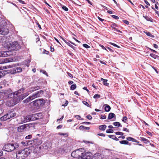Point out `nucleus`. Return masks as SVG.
<instances>
[{
	"label": "nucleus",
	"instance_id": "obj_1",
	"mask_svg": "<svg viewBox=\"0 0 159 159\" xmlns=\"http://www.w3.org/2000/svg\"><path fill=\"white\" fill-rule=\"evenodd\" d=\"M20 101V98H17L14 95L11 98H7L6 104L9 107L13 106L18 103Z\"/></svg>",
	"mask_w": 159,
	"mask_h": 159
},
{
	"label": "nucleus",
	"instance_id": "obj_2",
	"mask_svg": "<svg viewBox=\"0 0 159 159\" xmlns=\"http://www.w3.org/2000/svg\"><path fill=\"white\" fill-rule=\"evenodd\" d=\"M28 149L25 148L23 150L17 152L16 154V158L17 159H24L28 155V154L30 152H28Z\"/></svg>",
	"mask_w": 159,
	"mask_h": 159
},
{
	"label": "nucleus",
	"instance_id": "obj_3",
	"mask_svg": "<svg viewBox=\"0 0 159 159\" xmlns=\"http://www.w3.org/2000/svg\"><path fill=\"white\" fill-rule=\"evenodd\" d=\"M84 151V149L82 148H80L73 151L71 153V156L74 158H78L80 156H81V155L83 154V152Z\"/></svg>",
	"mask_w": 159,
	"mask_h": 159
},
{
	"label": "nucleus",
	"instance_id": "obj_4",
	"mask_svg": "<svg viewBox=\"0 0 159 159\" xmlns=\"http://www.w3.org/2000/svg\"><path fill=\"white\" fill-rule=\"evenodd\" d=\"M12 91L10 89H8L5 90H2L0 93L1 95L2 94H3L7 96V98H11L14 96L13 93H12Z\"/></svg>",
	"mask_w": 159,
	"mask_h": 159
},
{
	"label": "nucleus",
	"instance_id": "obj_5",
	"mask_svg": "<svg viewBox=\"0 0 159 159\" xmlns=\"http://www.w3.org/2000/svg\"><path fill=\"white\" fill-rule=\"evenodd\" d=\"M44 100L42 99H39L33 101L30 104H32L34 106L37 107L42 106L44 105Z\"/></svg>",
	"mask_w": 159,
	"mask_h": 159
},
{
	"label": "nucleus",
	"instance_id": "obj_6",
	"mask_svg": "<svg viewBox=\"0 0 159 159\" xmlns=\"http://www.w3.org/2000/svg\"><path fill=\"white\" fill-rule=\"evenodd\" d=\"M3 149L5 151L10 152L14 150L12 143H7L3 147Z\"/></svg>",
	"mask_w": 159,
	"mask_h": 159
},
{
	"label": "nucleus",
	"instance_id": "obj_7",
	"mask_svg": "<svg viewBox=\"0 0 159 159\" xmlns=\"http://www.w3.org/2000/svg\"><path fill=\"white\" fill-rule=\"evenodd\" d=\"M11 49L13 50H17L20 48V46L17 41H14L11 45Z\"/></svg>",
	"mask_w": 159,
	"mask_h": 159
},
{
	"label": "nucleus",
	"instance_id": "obj_8",
	"mask_svg": "<svg viewBox=\"0 0 159 159\" xmlns=\"http://www.w3.org/2000/svg\"><path fill=\"white\" fill-rule=\"evenodd\" d=\"M3 16H0V27H5L7 24V20L4 19Z\"/></svg>",
	"mask_w": 159,
	"mask_h": 159
},
{
	"label": "nucleus",
	"instance_id": "obj_9",
	"mask_svg": "<svg viewBox=\"0 0 159 159\" xmlns=\"http://www.w3.org/2000/svg\"><path fill=\"white\" fill-rule=\"evenodd\" d=\"M12 52L9 51H0V57H6L12 55Z\"/></svg>",
	"mask_w": 159,
	"mask_h": 159
},
{
	"label": "nucleus",
	"instance_id": "obj_10",
	"mask_svg": "<svg viewBox=\"0 0 159 159\" xmlns=\"http://www.w3.org/2000/svg\"><path fill=\"white\" fill-rule=\"evenodd\" d=\"M43 90H40L33 93L31 95V96L34 99L36 98L41 97L43 94Z\"/></svg>",
	"mask_w": 159,
	"mask_h": 159
},
{
	"label": "nucleus",
	"instance_id": "obj_11",
	"mask_svg": "<svg viewBox=\"0 0 159 159\" xmlns=\"http://www.w3.org/2000/svg\"><path fill=\"white\" fill-rule=\"evenodd\" d=\"M9 32V30L7 26L0 28V34L3 35H7Z\"/></svg>",
	"mask_w": 159,
	"mask_h": 159
},
{
	"label": "nucleus",
	"instance_id": "obj_12",
	"mask_svg": "<svg viewBox=\"0 0 159 159\" xmlns=\"http://www.w3.org/2000/svg\"><path fill=\"white\" fill-rule=\"evenodd\" d=\"M24 90V89H20L18 90L17 91L13 93L14 95L17 98L20 97V94L23 93Z\"/></svg>",
	"mask_w": 159,
	"mask_h": 159
},
{
	"label": "nucleus",
	"instance_id": "obj_13",
	"mask_svg": "<svg viewBox=\"0 0 159 159\" xmlns=\"http://www.w3.org/2000/svg\"><path fill=\"white\" fill-rule=\"evenodd\" d=\"M22 68L20 67H17L14 68L11 70V73L12 74H16L22 71Z\"/></svg>",
	"mask_w": 159,
	"mask_h": 159
},
{
	"label": "nucleus",
	"instance_id": "obj_14",
	"mask_svg": "<svg viewBox=\"0 0 159 159\" xmlns=\"http://www.w3.org/2000/svg\"><path fill=\"white\" fill-rule=\"evenodd\" d=\"M39 115H40V114H35L30 115L31 121H33L39 119Z\"/></svg>",
	"mask_w": 159,
	"mask_h": 159
},
{
	"label": "nucleus",
	"instance_id": "obj_15",
	"mask_svg": "<svg viewBox=\"0 0 159 159\" xmlns=\"http://www.w3.org/2000/svg\"><path fill=\"white\" fill-rule=\"evenodd\" d=\"M92 159H102V157L100 154L98 153L94 154Z\"/></svg>",
	"mask_w": 159,
	"mask_h": 159
},
{
	"label": "nucleus",
	"instance_id": "obj_16",
	"mask_svg": "<svg viewBox=\"0 0 159 159\" xmlns=\"http://www.w3.org/2000/svg\"><path fill=\"white\" fill-rule=\"evenodd\" d=\"M34 145L36 146L39 145L42 143L41 140L39 139H36L34 140Z\"/></svg>",
	"mask_w": 159,
	"mask_h": 159
},
{
	"label": "nucleus",
	"instance_id": "obj_17",
	"mask_svg": "<svg viewBox=\"0 0 159 159\" xmlns=\"http://www.w3.org/2000/svg\"><path fill=\"white\" fill-rule=\"evenodd\" d=\"M26 126L25 125H23L19 127L18 128V131L19 132H22L24 131V130L26 128Z\"/></svg>",
	"mask_w": 159,
	"mask_h": 159
},
{
	"label": "nucleus",
	"instance_id": "obj_18",
	"mask_svg": "<svg viewBox=\"0 0 159 159\" xmlns=\"http://www.w3.org/2000/svg\"><path fill=\"white\" fill-rule=\"evenodd\" d=\"M7 114L9 119L14 117L16 115V114L13 111H9Z\"/></svg>",
	"mask_w": 159,
	"mask_h": 159
},
{
	"label": "nucleus",
	"instance_id": "obj_19",
	"mask_svg": "<svg viewBox=\"0 0 159 159\" xmlns=\"http://www.w3.org/2000/svg\"><path fill=\"white\" fill-rule=\"evenodd\" d=\"M31 121L30 119V115H28L26 116H25L24 117V120H23V123H25L29 121Z\"/></svg>",
	"mask_w": 159,
	"mask_h": 159
},
{
	"label": "nucleus",
	"instance_id": "obj_20",
	"mask_svg": "<svg viewBox=\"0 0 159 159\" xmlns=\"http://www.w3.org/2000/svg\"><path fill=\"white\" fill-rule=\"evenodd\" d=\"M115 26H117V25L115 23L111 25V27L112 28V30L116 31L117 32L122 33V32L121 31L117 30V29H116V28L115 27Z\"/></svg>",
	"mask_w": 159,
	"mask_h": 159
},
{
	"label": "nucleus",
	"instance_id": "obj_21",
	"mask_svg": "<svg viewBox=\"0 0 159 159\" xmlns=\"http://www.w3.org/2000/svg\"><path fill=\"white\" fill-rule=\"evenodd\" d=\"M33 99V98H32L31 96L26 98V99L23 100V102L24 103H27Z\"/></svg>",
	"mask_w": 159,
	"mask_h": 159
},
{
	"label": "nucleus",
	"instance_id": "obj_22",
	"mask_svg": "<svg viewBox=\"0 0 159 159\" xmlns=\"http://www.w3.org/2000/svg\"><path fill=\"white\" fill-rule=\"evenodd\" d=\"M8 119H9V118L8 117L7 114L6 115H5L3 116H2L0 118L1 120L3 121H5Z\"/></svg>",
	"mask_w": 159,
	"mask_h": 159
},
{
	"label": "nucleus",
	"instance_id": "obj_23",
	"mask_svg": "<svg viewBox=\"0 0 159 159\" xmlns=\"http://www.w3.org/2000/svg\"><path fill=\"white\" fill-rule=\"evenodd\" d=\"M40 149L41 148L40 147L36 146L34 149V152L36 153H38L39 152Z\"/></svg>",
	"mask_w": 159,
	"mask_h": 159
},
{
	"label": "nucleus",
	"instance_id": "obj_24",
	"mask_svg": "<svg viewBox=\"0 0 159 159\" xmlns=\"http://www.w3.org/2000/svg\"><path fill=\"white\" fill-rule=\"evenodd\" d=\"M28 95H29L28 93H24L22 94H21L20 95V97H18V98H20V100H22L24 98H25V97H26Z\"/></svg>",
	"mask_w": 159,
	"mask_h": 159
},
{
	"label": "nucleus",
	"instance_id": "obj_25",
	"mask_svg": "<svg viewBox=\"0 0 159 159\" xmlns=\"http://www.w3.org/2000/svg\"><path fill=\"white\" fill-rule=\"evenodd\" d=\"M104 106H105V110L106 111L108 112L110 111L111 108L109 105L106 104H105Z\"/></svg>",
	"mask_w": 159,
	"mask_h": 159
},
{
	"label": "nucleus",
	"instance_id": "obj_26",
	"mask_svg": "<svg viewBox=\"0 0 159 159\" xmlns=\"http://www.w3.org/2000/svg\"><path fill=\"white\" fill-rule=\"evenodd\" d=\"M144 18L147 21H150L151 22H153V19L150 17L148 16H143Z\"/></svg>",
	"mask_w": 159,
	"mask_h": 159
},
{
	"label": "nucleus",
	"instance_id": "obj_27",
	"mask_svg": "<svg viewBox=\"0 0 159 159\" xmlns=\"http://www.w3.org/2000/svg\"><path fill=\"white\" fill-rule=\"evenodd\" d=\"M107 127L106 125H101L99 126V129L100 130L104 131Z\"/></svg>",
	"mask_w": 159,
	"mask_h": 159
},
{
	"label": "nucleus",
	"instance_id": "obj_28",
	"mask_svg": "<svg viewBox=\"0 0 159 159\" xmlns=\"http://www.w3.org/2000/svg\"><path fill=\"white\" fill-rule=\"evenodd\" d=\"M115 115L114 113H110L109 114L108 119H111L115 116Z\"/></svg>",
	"mask_w": 159,
	"mask_h": 159
},
{
	"label": "nucleus",
	"instance_id": "obj_29",
	"mask_svg": "<svg viewBox=\"0 0 159 159\" xmlns=\"http://www.w3.org/2000/svg\"><path fill=\"white\" fill-rule=\"evenodd\" d=\"M101 80L103 81V84L106 86H108L109 85V84L107 83V80L104 79L102 78H101Z\"/></svg>",
	"mask_w": 159,
	"mask_h": 159
},
{
	"label": "nucleus",
	"instance_id": "obj_30",
	"mask_svg": "<svg viewBox=\"0 0 159 159\" xmlns=\"http://www.w3.org/2000/svg\"><path fill=\"white\" fill-rule=\"evenodd\" d=\"M108 136L110 138H112L115 140L117 141L118 140V138H117L116 136L115 135H108Z\"/></svg>",
	"mask_w": 159,
	"mask_h": 159
},
{
	"label": "nucleus",
	"instance_id": "obj_31",
	"mask_svg": "<svg viewBox=\"0 0 159 159\" xmlns=\"http://www.w3.org/2000/svg\"><path fill=\"white\" fill-rule=\"evenodd\" d=\"M113 124L114 125L116 126L121 127L122 126L121 124L119 122H114L113 123Z\"/></svg>",
	"mask_w": 159,
	"mask_h": 159
},
{
	"label": "nucleus",
	"instance_id": "obj_32",
	"mask_svg": "<svg viewBox=\"0 0 159 159\" xmlns=\"http://www.w3.org/2000/svg\"><path fill=\"white\" fill-rule=\"evenodd\" d=\"M140 138L141 140L145 143H147L148 142H149V141L147 139L141 137Z\"/></svg>",
	"mask_w": 159,
	"mask_h": 159
},
{
	"label": "nucleus",
	"instance_id": "obj_33",
	"mask_svg": "<svg viewBox=\"0 0 159 159\" xmlns=\"http://www.w3.org/2000/svg\"><path fill=\"white\" fill-rule=\"evenodd\" d=\"M126 139L128 141H131L134 142H137L136 140L135 139L131 137L127 138Z\"/></svg>",
	"mask_w": 159,
	"mask_h": 159
},
{
	"label": "nucleus",
	"instance_id": "obj_34",
	"mask_svg": "<svg viewBox=\"0 0 159 159\" xmlns=\"http://www.w3.org/2000/svg\"><path fill=\"white\" fill-rule=\"evenodd\" d=\"M120 143L123 144H127L129 143V142L127 140H122L119 142Z\"/></svg>",
	"mask_w": 159,
	"mask_h": 159
},
{
	"label": "nucleus",
	"instance_id": "obj_35",
	"mask_svg": "<svg viewBox=\"0 0 159 159\" xmlns=\"http://www.w3.org/2000/svg\"><path fill=\"white\" fill-rule=\"evenodd\" d=\"M76 88V84H74L71 85L70 87V89L71 90H73L75 89Z\"/></svg>",
	"mask_w": 159,
	"mask_h": 159
},
{
	"label": "nucleus",
	"instance_id": "obj_36",
	"mask_svg": "<svg viewBox=\"0 0 159 159\" xmlns=\"http://www.w3.org/2000/svg\"><path fill=\"white\" fill-rule=\"evenodd\" d=\"M12 145L13 148H14V150L15 149L17 148L19 146V144L17 143L15 144L12 143Z\"/></svg>",
	"mask_w": 159,
	"mask_h": 159
},
{
	"label": "nucleus",
	"instance_id": "obj_37",
	"mask_svg": "<svg viewBox=\"0 0 159 159\" xmlns=\"http://www.w3.org/2000/svg\"><path fill=\"white\" fill-rule=\"evenodd\" d=\"M28 145H34V140H27Z\"/></svg>",
	"mask_w": 159,
	"mask_h": 159
},
{
	"label": "nucleus",
	"instance_id": "obj_38",
	"mask_svg": "<svg viewBox=\"0 0 159 159\" xmlns=\"http://www.w3.org/2000/svg\"><path fill=\"white\" fill-rule=\"evenodd\" d=\"M5 74V71L4 70L0 71V78L2 77Z\"/></svg>",
	"mask_w": 159,
	"mask_h": 159
},
{
	"label": "nucleus",
	"instance_id": "obj_39",
	"mask_svg": "<svg viewBox=\"0 0 159 159\" xmlns=\"http://www.w3.org/2000/svg\"><path fill=\"white\" fill-rule=\"evenodd\" d=\"M22 143L23 145L24 146H28L27 140L25 141H23L22 142Z\"/></svg>",
	"mask_w": 159,
	"mask_h": 159
},
{
	"label": "nucleus",
	"instance_id": "obj_40",
	"mask_svg": "<svg viewBox=\"0 0 159 159\" xmlns=\"http://www.w3.org/2000/svg\"><path fill=\"white\" fill-rule=\"evenodd\" d=\"M109 43L111 45H113L114 47H117V48H120V47L119 46L117 45L115 43H112L111 42H109Z\"/></svg>",
	"mask_w": 159,
	"mask_h": 159
},
{
	"label": "nucleus",
	"instance_id": "obj_41",
	"mask_svg": "<svg viewBox=\"0 0 159 159\" xmlns=\"http://www.w3.org/2000/svg\"><path fill=\"white\" fill-rule=\"evenodd\" d=\"M150 55L152 57L154 58H156L158 57L157 56L152 53H151Z\"/></svg>",
	"mask_w": 159,
	"mask_h": 159
},
{
	"label": "nucleus",
	"instance_id": "obj_42",
	"mask_svg": "<svg viewBox=\"0 0 159 159\" xmlns=\"http://www.w3.org/2000/svg\"><path fill=\"white\" fill-rule=\"evenodd\" d=\"M66 44L69 46H70V47H71L73 49H75V47L73 46L72 45H71L70 43L69 42H67Z\"/></svg>",
	"mask_w": 159,
	"mask_h": 159
},
{
	"label": "nucleus",
	"instance_id": "obj_43",
	"mask_svg": "<svg viewBox=\"0 0 159 159\" xmlns=\"http://www.w3.org/2000/svg\"><path fill=\"white\" fill-rule=\"evenodd\" d=\"M33 88L34 89H33V91H35L40 89V87L39 86H37Z\"/></svg>",
	"mask_w": 159,
	"mask_h": 159
},
{
	"label": "nucleus",
	"instance_id": "obj_44",
	"mask_svg": "<svg viewBox=\"0 0 159 159\" xmlns=\"http://www.w3.org/2000/svg\"><path fill=\"white\" fill-rule=\"evenodd\" d=\"M101 96L99 94H95L93 98H98L100 97Z\"/></svg>",
	"mask_w": 159,
	"mask_h": 159
},
{
	"label": "nucleus",
	"instance_id": "obj_45",
	"mask_svg": "<svg viewBox=\"0 0 159 159\" xmlns=\"http://www.w3.org/2000/svg\"><path fill=\"white\" fill-rule=\"evenodd\" d=\"M127 119V118L126 116H124L123 117V119H122V121L124 122L125 123Z\"/></svg>",
	"mask_w": 159,
	"mask_h": 159
},
{
	"label": "nucleus",
	"instance_id": "obj_46",
	"mask_svg": "<svg viewBox=\"0 0 159 159\" xmlns=\"http://www.w3.org/2000/svg\"><path fill=\"white\" fill-rule=\"evenodd\" d=\"M113 130L112 129H108L106 130V132L107 133H112Z\"/></svg>",
	"mask_w": 159,
	"mask_h": 159
},
{
	"label": "nucleus",
	"instance_id": "obj_47",
	"mask_svg": "<svg viewBox=\"0 0 159 159\" xmlns=\"http://www.w3.org/2000/svg\"><path fill=\"white\" fill-rule=\"evenodd\" d=\"M83 103L84 105H86L87 107H90L89 104L87 102L85 101H83Z\"/></svg>",
	"mask_w": 159,
	"mask_h": 159
},
{
	"label": "nucleus",
	"instance_id": "obj_48",
	"mask_svg": "<svg viewBox=\"0 0 159 159\" xmlns=\"http://www.w3.org/2000/svg\"><path fill=\"white\" fill-rule=\"evenodd\" d=\"M115 134L116 135H123L124 134V133H123L120 132H116Z\"/></svg>",
	"mask_w": 159,
	"mask_h": 159
},
{
	"label": "nucleus",
	"instance_id": "obj_49",
	"mask_svg": "<svg viewBox=\"0 0 159 159\" xmlns=\"http://www.w3.org/2000/svg\"><path fill=\"white\" fill-rule=\"evenodd\" d=\"M83 46L84 47V48H90L89 46L87 44H83Z\"/></svg>",
	"mask_w": 159,
	"mask_h": 159
},
{
	"label": "nucleus",
	"instance_id": "obj_50",
	"mask_svg": "<svg viewBox=\"0 0 159 159\" xmlns=\"http://www.w3.org/2000/svg\"><path fill=\"white\" fill-rule=\"evenodd\" d=\"M32 138V135H28L27 136H26L25 137V139H31Z\"/></svg>",
	"mask_w": 159,
	"mask_h": 159
},
{
	"label": "nucleus",
	"instance_id": "obj_51",
	"mask_svg": "<svg viewBox=\"0 0 159 159\" xmlns=\"http://www.w3.org/2000/svg\"><path fill=\"white\" fill-rule=\"evenodd\" d=\"M62 8L66 11H67L68 10V8L65 6H63L62 7Z\"/></svg>",
	"mask_w": 159,
	"mask_h": 159
},
{
	"label": "nucleus",
	"instance_id": "obj_52",
	"mask_svg": "<svg viewBox=\"0 0 159 159\" xmlns=\"http://www.w3.org/2000/svg\"><path fill=\"white\" fill-rule=\"evenodd\" d=\"M111 17L116 20H117L119 19V17L115 15H112L111 16Z\"/></svg>",
	"mask_w": 159,
	"mask_h": 159
},
{
	"label": "nucleus",
	"instance_id": "obj_53",
	"mask_svg": "<svg viewBox=\"0 0 159 159\" xmlns=\"http://www.w3.org/2000/svg\"><path fill=\"white\" fill-rule=\"evenodd\" d=\"M40 72H42L43 74L47 75L48 74L45 70H41Z\"/></svg>",
	"mask_w": 159,
	"mask_h": 159
},
{
	"label": "nucleus",
	"instance_id": "obj_54",
	"mask_svg": "<svg viewBox=\"0 0 159 159\" xmlns=\"http://www.w3.org/2000/svg\"><path fill=\"white\" fill-rule=\"evenodd\" d=\"M100 117L101 119H105L106 118V117L105 115H101Z\"/></svg>",
	"mask_w": 159,
	"mask_h": 159
},
{
	"label": "nucleus",
	"instance_id": "obj_55",
	"mask_svg": "<svg viewBox=\"0 0 159 159\" xmlns=\"http://www.w3.org/2000/svg\"><path fill=\"white\" fill-rule=\"evenodd\" d=\"M68 101H66V102H65V104L62 105V106H66L68 105Z\"/></svg>",
	"mask_w": 159,
	"mask_h": 159
},
{
	"label": "nucleus",
	"instance_id": "obj_56",
	"mask_svg": "<svg viewBox=\"0 0 159 159\" xmlns=\"http://www.w3.org/2000/svg\"><path fill=\"white\" fill-rule=\"evenodd\" d=\"M82 124H83L88 125L90 124L91 123L88 122H83Z\"/></svg>",
	"mask_w": 159,
	"mask_h": 159
},
{
	"label": "nucleus",
	"instance_id": "obj_57",
	"mask_svg": "<svg viewBox=\"0 0 159 159\" xmlns=\"http://www.w3.org/2000/svg\"><path fill=\"white\" fill-rule=\"evenodd\" d=\"M87 118L89 120H91L92 119V117L90 115H88L87 116Z\"/></svg>",
	"mask_w": 159,
	"mask_h": 159
},
{
	"label": "nucleus",
	"instance_id": "obj_58",
	"mask_svg": "<svg viewBox=\"0 0 159 159\" xmlns=\"http://www.w3.org/2000/svg\"><path fill=\"white\" fill-rule=\"evenodd\" d=\"M79 129L80 130H83L84 129V126L83 125H81Z\"/></svg>",
	"mask_w": 159,
	"mask_h": 159
},
{
	"label": "nucleus",
	"instance_id": "obj_59",
	"mask_svg": "<svg viewBox=\"0 0 159 159\" xmlns=\"http://www.w3.org/2000/svg\"><path fill=\"white\" fill-rule=\"evenodd\" d=\"M123 22L126 25H128L129 24V21L126 20H123Z\"/></svg>",
	"mask_w": 159,
	"mask_h": 159
},
{
	"label": "nucleus",
	"instance_id": "obj_60",
	"mask_svg": "<svg viewBox=\"0 0 159 159\" xmlns=\"http://www.w3.org/2000/svg\"><path fill=\"white\" fill-rule=\"evenodd\" d=\"M75 117L78 120H80L81 118L80 116H79V115H76L75 116Z\"/></svg>",
	"mask_w": 159,
	"mask_h": 159
},
{
	"label": "nucleus",
	"instance_id": "obj_61",
	"mask_svg": "<svg viewBox=\"0 0 159 159\" xmlns=\"http://www.w3.org/2000/svg\"><path fill=\"white\" fill-rule=\"evenodd\" d=\"M123 130L124 131H126L128 132H129V130L128 129H127V128H124L123 129Z\"/></svg>",
	"mask_w": 159,
	"mask_h": 159
},
{
	"label": "nucleus",
	"instance_id": "obj_62",
	"mask_svg": "<svg viewBox=\"0 0 159 159\" xmlns=\"http://www.w3.org/2000/svg\"><path fill=\"white\" fill-rule=\"evenodd\" d=\"M98 135L101 136H103V137H105V134L103 133L98 134Z\"/></svg>",
	"mask_w": 159,
	"mask_h": 159
},
{
	"label": "nucleus",
	"instance_id": "obj_63",
	"mask_svg": "<svg viewBox=\"0 0 159 159\" xmlns=\"http://www.w3.org/2000/svg\"><path fill=\"white\" fill-rule=\"evenodd\" d=\"M146 34L148 36H151L152 35L151 33L149 32H146Z\"/></svg>",
	"mask_w": 159,
	"mask_h": 159
},
{
	"label": "nucleus",
	"instance_id": "obj_64",
	"mask_svg": "<svg viewBox=\"0 0 159 159\" xmlns=\"http://www.w3.org/2000/svg\"><path fill=\"white\" fill-rule=\"evenodd\" d=\"M64 117V116L63 115V116H62V117H61V118H60V119H58L57 120V121H60L61 120H62L63 118Z\"/></svg>",
	"mask_w": 159,
	"mask_h": 159
}]
</instances>
